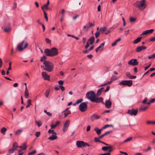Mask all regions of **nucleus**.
<instances>
[{"label": "nucleus", "mask_w": 155, "mask_h": 155, "mask_svg": "<svg viewBox=\"0 0 155 155\" xmlns=\"http://www.w3.org/2000/svg\"><path fill=\"white\" fill-rule=\"evenodd\" d=\"M119 84L122 85L124 86H127L128 87L131 86L133 84V82L132 80H124L122 81L121 82L119 83Z\"/></svg>", "instance_id": "7"}, {"label": "nucleus", "mask_w": 155, "mask_h": 155, "mask_svg": "<svg viewBox=\"0 0 155 155\" xmlns=\"http://www.w3.org/2000/svg\"><path fill=\"white\" fill-rule=\"evenodd\" d=\"M142 38V37H141L137 38L133 41V43L134 44H136L140 42Z\"/></svg>", "instance_id": "26"}, {"label": "nucleus", "mask_w": 155, "mask_h": 155, "mask_svg": "<svg viewBox=\"0 0 155 155\" xmlns=\"http://www.w3.org/2000/svg\"><path fill=\"white\" fill-rule=\"evenodd\" d=\"M28 44L27 42L25 43V41H23L22 42L18 44L17 46V49L18 50L20 51H23L25 48H27L28 46Z\"/></svg>", "instance_id": "4"}, {"label": "nucleus", "mask_w": 155, "mask_h": 155, "mask_svg": "<svg viewBox=\"0 0 155 155\" xmlns=\"http://www.w3.org/2000/svg\"><path fill=\"white\" fill-rule=\"evenodd\" d=\"M114 149V148L111 146H105L102 147V150L106 151L108 150V153H110Z\"/></svg>", "instance_id": "10"}, {"label": "nucleus", "mask_w": 155, "mask_h": 155, "mask_svg": "<svg viewBox=\"0 0 155 155\" xmlns=\"http://www.w3.org/2000/svg\"><path fill=\"white\" fill-rule=\"evenodd\" d=\"M43 68L45 70L51 72L53 70V64L49 61H45L43 62Z\"/></svg>", "instance_id": "2"}, {"label": "nucleus", "mask_w": 155, "mask_h": 155, "mask_svg": "<svg viewBox=\"0 0 155 155\" xmlns=\"http://www.w3.org/2000/svg\"><path fill=\"white\" fill-rule=\"evenodd\" d=\"M107 27H104L100 28V31L102 33H103V32L107 30Z\"/></svg>", "instance_id": "31"}, {"label": "nucleus", "mask_w": 155, "mask_h": 155, "mask_svg": "<svg viewBox=\"0 0 155 155\" xmlns=\"http://www.w3.org/2000/svg\"><path fill=\"white\" fill-rule=\"evenodd\" d=\"M102 128L99 129L98 128L96 127L94 129V130L96 131L97 134L98 135H100L101 134V132L102 130Z\"/></svg>", "instance_id": "22"}, {"label": "nucleus", "mask_w": 155, "mask_h": 155, "mask_svg": "<svg viewBox=\"0 0 155 155\" xmlns=\"http://www.w3.org/2000/svg\"><path fill=\"white\" fill-rule=\"evenodd\" d=\"M83 28L85 31H87L88 30V29L89 28L88 26L86 25L84 26L83 27Z\"/></svg>", "instance_id": "55"}, {"label": "nucleus", "mask_w": 155, "mask_h": 155, "mask_svg": "<svg viewBox=\"0 0 155 155\" xmlns=\"http://www.w3.org/2000/svg\"><path fill=\"white\" fill-rule=\"evenodd\" d=\"M112 132V131L111 130L110 131H107V132H106L104 134H103L101 135V136H100L99 137V138H101L102 137H103L104 136H105L106 135H107L109 134H110V133H111Z\"/></svg>", "instance_id": "25"}, {"label": "nucleus", "mask_w": 155, "mask_h": 155, "mask_svg": "<svg viewBox=\"0 0 155 155\" xmlns=\"http://www.w3.org/2000/svg\"><path fill=\"white\" fill-rule=\"evenodd\" d=\"M104 43H102L99 47H97L98 48L99 50L100 48H102V49L104 47Z\"/></svg>", "instance_id": "44"}, {"label": "nucleus", "mask_w": 155, "mask_h": 155, "mask_svg": "<svg viewBox=\"0 0 155 155\" xmlns=\"http://www.w3.org/2000/svg\"><path fill=\"white\" fill-rule=\"evenodd\" d=\"M45 41H46L47 43H51V41L50 40H49L48 38H46Z\"/></svg>", "instance_id": "59"}, {"label": "nucleus", "mask_w": 155, "mask_h": 155, "mask_svg": "<svg viewBox=\"0 0 155 155\" xmlns=\"http://www.w3.org/2000/svg\"><path fill=\"white\" fill-rule=\"evenodd\" d=\"M83 101V99L82 98H81L78 100L76 102V104H78L80 103H81Z\"/></svg>", "instance_id": "47"}, {"label": "nucleus", "mask_w": 155, "mask_h": 155, "mask_svg": "<svg viewBox=\"0 0 155 155\" xmlns=\"http://www.w3.org/2000/svg\"><path fill=\"white\" fill-rule=\"evenodd\" d=\"M22 131V130L18 129L16 131L15 134V135H19Z\"/></svg>", "instance_id": "37"}, {"label": "nucleus", "mask_w": 155, "mask_h": 155, "mask_svg": "<svg viewBox=\"0 0 155 155\" xmlns=\"http://www.w3.org/2000/svg\"><path fill=\"white\" fill-rule=\"evenodd\" d=\"M147 47L144 46H140L137 47L136 49V51L138 52L141 51L145 49Z\"/></svg>", "instance_id": "18"}, {"label": "nucleus", "mask_w": 155, "mask_h": 155, "mask_svg": "<svg viewBox=\"0 0 155 155\" xmlns=\"http://www.w3.org/2000/svg\"><path fill=\"white\" fill-rule=\"evenodd\" d=\"M132 139V137H129L126 140H125L124 141V142L125 143L129 141H130Z\"/></svg>", "instance_id": "48"}, {"label": "nucleus", "mask_w": 155, "mask_h": 155, "mask_svg": "<svg viewBox=\"0 0 155 155\" xmlns=\"http://www.w3.org/2000/svg\"><path fill=\"white\" fill-rule=\"evenodd\" d=\"M100 116L94 114L91 116V119L92 121H93L95 119H98L100 118Z\"/></svg>", "instance_id": "15"}, {"label": "nucleus", "mask_w": 155, "mask_h": 155, "mask_svg": "<svg viewBox=\"0 0 155 155\" xmlns=\"http://www.w3.org/2000/svg\"><path fill=\"white\" fill-rule=\"evenodd\" d=\"M117 79V77L116 76L113 75L110 78V80L113 81Z\"/></svg>", "instance_id": "34"}, {"label": "nucleus", "mask_w": 155, "mask_h": 155, "mask_svg": "<svg viewBox=\"0 0 155 155\" xmlns=\"http://www.w3.org/2000/svg\"><path fill=\"white\" fill-rule=\"evenodd\" d=\"M36 151L35 150H33L32 152L28 153V155H33L36 153Z\"/></svg>", "instance_id": "41"}, {"label": "nucleus", "mask_w": 155, "mask_h": 155, "mask_svg": "<svg viewBox=\"0 0 155 155\" xmlns=\"http://www.w3.org/2000/svg\"><path fill=\"white\" fill-rule=\"evenodd\" d=\"M86 97L90 100L92 102V100L95 97L96 95L94 92L93 91L87 92L86 94Z\"/></svg>", "instance_id": "5"}, {"label": "nucleus", "mask_w": 155, "mask_h": 155, "mask_svg": "<svg viewBox=\"0 0 155 155\" xmlns=\"http://www.w3.org/2000/svg\"><path fill=\"white\" fill-rule=\"evenodd\" d=\"M15 151V150H14V149H13L12 148L9 149L8 150V151L10 154H11L13 153Z\"/></svg>", "instance_id": "49"}, {"label": "nucleus", "mask_w": 155, "mask_h": 155, "mask_svg": "<svg viewBox=\"0 0 155 155\" xmlns=\"http://www.w3.org/2000/svg\"><path fill=\"white\" fill-rule=\"evenodd\" d=\"M60 123L59 121H57V122L55 124H51V129H53L54 128H55Z\"/></svg>", "instance_id": "30"}, {"label": "nucleus", "mask_w": 155, "mask_h": 155, "mask_svg": "<svg viewBox=\"0 0 155 155\" xmlns=\"http://www.w3.org/2000/svg\"><path fill=\"white\" fill-rule=\"evenodd\" d=\"M70 124L69 120H67L64 123L63 127V131H66L68 129Z\"/></svg>", "instance_id": "12"}, {"label": "nucleus", "mask_w": 155, "mask_h": 155, "mask_svg": "<svg viewBox=\"0 0 155 155\" xmlns=\"http://www.w3.org/2000/svg\"><path fill=\"white\" fill-rule=\"evenodd\" d=\"M134 5L141 11L143 10L146 7L145 0H142L140 2L137 1L134 3Z\"/></svg>", "instance_id": "3"}, {"label": "nucleus", "mask_w": 155, "mask_h": 155, "mask_svg": "<svg viewBox=\"0 0 155 155\" xmlns=\"http://www.w3.org/2000/svg\"><path fill=\"white\" fill-rule=\"evenodd\" d=\"M64 113V117H66L68 115L70 114H71V111L70 110H68L67 112H66Z\"/></svg>", "instance_id": "38"}, {"label": "nucleus", "mask_w": 155, "mask_h": 155, "mask_svg": "<svg viewBox=\"0 0 155 155\" xmlns=\"http://www.w3.org/2000/svg\"><path fill=\"white\" fill-rule=\"evenodd\" d=\"M136 20V18L131 17L130 19V22H134Z\"/></svg>", "instance_id": "45"}, {"label": "nucleus", "mask_w": 155, "mask_h": 155, "mask_svg": "<svg viewBox=\"0 0 155 155\" xmlns=\"http://www.w3.org/2000/svg\"><path fill=\"white\" fill-rule=\"evenodd\" d=\"M105 105V107L107 108H109L112 105V103L110 100V99H109L108 100L106 101Z\"/></svg>", "instance_id": "16"}, {"label": "nucleus", "mask_w": 155, "mask_h": 155, "mask_svg": "<svg viewBox=\"0 0 155 155\" xmlns=\"http://www.w3.org/2000/svg\"><path fill=\"white\" fill-rule=\"evenodd\" d=\"M18 147L21 149L22 150H25L27 147L26 146V144L25 143H24L22 146H19Z\"/></svg>", "instance_id": "27"}, {"label": "nucleus", "mask_w": 155, "mask_h": 155, "mask_svg": "<svg viewBox=\"0 0 155 155\" xmlns=\"http://www.w3.org/2000/svg\"><path fill=\"white\" fill-rule=\"evenodd\" d=\"M87 102H85L81 103L79 106V109L82 112H84L87 109Z\"/></svg>", "instance_id": "6"}, {"label": "nucleus", "mask_w": 155, "mask_h": 155, "mask_svg": "<svg viewBox=\"0 0 155 155\" xmlns=\"http://www.w3.org/2000/svg\"><path fill=\"white\" fill-rule=\"evenodd\" d=\"M48 133H50L51 132L52 134H56V133L54 132V130H51L50 129L49 130H48Z\"/></svg>", "instance_id": "52"}, {"label": "nucleus", "mask_w": 155, "mask_h": 155, "mask_svg": "<svg viewBox=\"0 0 155 155\" xmlns=\"http://www.w3.org/2000/svg\"><path fill=\"white\" fill-rule=\"evenodd\" d=\"M40 135V132L39 131H37L35 133V135L37 137H38Z\"/></svg>", "instance_id": "54"}, {"label": "nucleus", "mask_w": 155, "mask_h": 155, "mask_svg": "<svg viewBox=\"0 0 155 155\" xmlns=\"http://www.w3.org/2000/svg\"><path fill=\"white\" fill-rule=\"evenodd\" d=\"M95 40V38L94 36H91L89 38L88 40V41L89 42L91 45H92L94 42Z\"/></svg>", "instance_id": "21"}, {"label": "nucleus", "mask_w": 155, "mask_h": 155, "mask_svg": "<svg viewBox=\"0 0 155 155\" xmlns=\"http://www.w3.org/2000/svg\"><path fill=\"white\" fill-rule=\"evenodd\" d=\"M31 101L30 99H28L27 101L28 104L26 106V108H28L30 106V105L31 104Z\"/></svg>", "instance_id": "35"}, {"label": "nucleus", "mask_w": 155, "mask_h": 155, "mask_svg": "<svg viewBox=\"0 0 155 155\" xmlns=\"http://www.w3.org/2000/svg\"><path fill=\"white\" fill-rule=\"evenodd\" d=\"M47 58L45 56H43L41 58L40 61L41 62H43V61H45V60H46Z\"/></svg>", "instance_id": "40"}, {"label": "nucleus", "mask_w": 155, "mask_h": 155, "mask_svg": "<svg viewBox=\"0 0 155 155\" xmlns=\"http://www.w3.org/2000/svg\"><path fill=\"white\" fill-rule=\"evenodd\" d=\"M138 113V109H134V108H132L131 110H128L127 113L129 114L131 116L134 115L135 116Z\"/></svg>", "instance_id": "9"}, {"label": "nucleus", "mask_w": 155, "mask_h": 155, "mask_svg": "<svg viewBox=\"0 0 155 155\" xmlns=\"http://www.w3.org/2000/svg\"><path fill=\"white\" fill-rule=\"evenodd\" d=\"M60 88V87H59V86H56L54 87V89L56 91H58V90H59Z\"/></svg>", "instance_id": "60"}, {"label": "nucleus", "mask_w": 155, "mask_h": 155, "mask_svg": "<svg viewBox=\"0 0 155 155\" xmlns=\"http://www.w3.org/2000/svg\"><path fill=\"white\" fill-rule=\"evenodd\" d=\"M59 87H60V88L62 91H64L65 88L63 86L60 85Z\"/></svg>", "instance_id": "62"}, {"label": "nucleus", "mask_w": 155, "mask_h": 155, "mask_svg": "<svg viewBox=\"0 0 155 155\" xmlns=\"http://www.w3.org/2000/svg\"><path fill=\"white\" fill-rule=\"evenodd\" d=\"M84 142L82 141H77L76 142V145L79 148L84 147Z\"/></svg>", "instance_id": "17"}, {"label": "nucleus", "mask_w": 155, "mask_h": 155, "mask_svg": "<svg viewBox=\"0 0 155 155\" xmlns=\"http://www.w3.org/2000/svg\"><path fill=\"white\" fill-rule=\"evenodd\" d=\"M125 74L126 76L129 78L130 79H135L136 78V76H133L131 75L130 73L129 72H127L125 73Z\"/></svg>", "instance_id": "20"}, {"label": "nucleus", "mask_w": 155, "mask_h": 155, "mask_svg": "<svg viewBox=\"0 0 155 155\" xmlns=\"http://www.w3.org/2000/svg\"><path fill=\"white\" fill-rule=\"evenodd\" d=\"M57 138V136L55 135H52L50 136L48 139L50 140H55Z\"/></svg>", "instance_id": "23"}, {"label": "nucleus", "mask_w": 155, "mask_h": 155, "mask_svg": "<svg viewBox=\"0 0 155 155\" xmlns=\"http://www.w3.org/2000/svg\"><path fill=\"white\" fill-rule=\"evenodd\" d=\"M148 58L150 59L155 58V53L153 54L151 56H149L148 57Z\"/></svg>", "instance_id": "46"}, {"label": "nucleus", "mask_w": 155, "mask_h": 155, "mask_svg": "<svg viewBox=\"0 0 155 155\" xmlns=\"http://www.w3.org/2000/svg\"><path fill=\"white\" fill-rule=\"evenodd\" d=\"M103 98L102 97H97L95 96V97L92 100V102H95L97 103H98L99 102H101L102 103H104L103 102Z\"/></svg>", "instance_id": "11"}, {"label": "nucleus", "mask_w": 155, "mask_h": 155, "mask_svg": "<svg viewBox=\"0 0 155 155\" xmlns=\"http://www.w3.org/2000/svg\"><path fill=\"white\" fill-rule=\"evenodd\" d=\"M11 29L10 25L9 24L8 26L4 28L3 31L5 32H8Z\"/></svg>", "instance_id": "24"}, {"label": "nucleus", "mask_w": 155, "mask_h": 155, "mask_svg": "<svg viewBox=\"0 0 155 155\" xmlns=\"http://www.w3.org/2000/svg\"><path fill=\"white\" fill-rule=\"evenodd\" d=\"M50 92V91L49 90H47L46 91L45 93V95L46 97H48V96Z\"/></svg>", "instance_id": "33"}, {"label": "nucleus", "mask_w": 155, "mask_h": 155, "mask_svg": "<svg viewBox=\"0 0 155 155\" xmlns=\"http://www.w3.org/2000/svg\"><path fill=\"white\" fill-rule=\"evenodd\" d=\"M25 97L26 98H28L29 97V93H28V90L27 88V86H26V87H25Z\"/></svg>", "instance_id": "29"}, {"label": "nucleus", "mask_w": 155, "mask_h": 155, "mask_svg": "<svg viewBox=\"0 0 155 155\" xmlns=\"http://www.w3.org/2000/svg\"><path fill=\"white\" fill-rule=\"evenodd\" d=\"M18 147V144L17 142H15L13 143L12 148L14 149L15 150H17V148Z\"/></svg>", "instance_id": "28"}, {"label": "nucleus", "mask_w": 155, "mask_h": 155, "mask_svg": "<svg viewBox=\"0 0 155 155\" xmlns=\"http://www.w3.org/2000/svg\"><path fill=\"white\" fill-rule=\"evenodd\" d=\"M146 123L147 124H154V121H152L150 120H148L146 122Z\"/></svg>", "instance_id": "43"}, {"label": "nucleus", "mask_w": 155, "mask_h": 155, "mask_svg": "<svg viewBox=\"0 0 155 155\" xmlns=\"http://www.w3.org/2000/svg\"><path fill=\"white\" fill-rule=\"evenodd\" d=\"M64 11L65 10L64 9H63L61 10V13L62 14V16L63 17L64 16Z\"/></svg>", "instance_id": "63"}, {"label": "nucleus", "mask_w": 155, "mask_h": 155, "mask_svg": "<svg viewBox=\"0 0 155 155\" xmlns=\"http://www.w3.org/2000/svg\"><path fill=\"white\" fill-rule=\"evenodd\" d=\"M44 53L46 55L50 57H53L58 54V49L55 48H53L51 49H45L44 51Z\"/></svg>", "instance_id": "1"}, {"label": "nucleus", "mask_w": 155, "mask_h": 155, "mask_svg": "<svg viewBox=\"0 0 155 155\" xmlns=\"http://www.w3.org/2000/svg\"><path fill=\"white\" fill-rule=\"evenodd\" d=\"M101 138H99V137H95V141L96 142H99L101 143V141L99 139Z\"/></svg>", "instance_id": "50"}, {"label": "nucleus", "mask_w": 155, "mask_h": 155, "mask_svg": "<svg viewBox=\"0 0 155 155\" xmlns=\"http://www.w3.org/2000/svg\"><path fill=\"white\" fill-rule=\"evenodd\" d=\"M6 130L7 129L5 127H3L1 129V132L2 134H4Z\"/></svg>", "instance_id": "32"}, {"label": "nucleus", "mask_w": 155, "mask_h": 155, "mask_svg": "<svg viewBox=\"0 0 155 155\" xmlns=\"http://www.w3.org/2000/svg\"><path fill=\"white\" fill-rule=\"evenodd\" d=\"M151 147H148L146 149H145L144 151L145 152H147L148 150H151Z\"/></svg>", "instance_id": "58"}, {"label": "nucleus", "mask_w": 155, "mask_h": 155, "mask_svg": "<svg viewBox=\"0 0 155 155\" xmlns=\"http://www.w3.org/2000/svg\"><path fill=\"white\" fill-rule=\"evenodd\" d=\"M100 35V33L99 32L97 31L95 34V37L96 38H97L99 37Z\"/></svg>", "instance_id": "51"}, {"label": "nucleus", "mask_w": 155, "mask_h": 155, "mask_svg": "<svg viewBox=\"0 0 155 155\" xmlns=\"http://www.w3.org/2000/svg\"><path fill=\"white\" fill-rule=\"evenodd\" d=\"M41 75L43 79L45 80H49L50 76L48 75L45 72H42L41 73Z\"/></svg>", "instance_id": "14"}, {"label": "nucleus", "mask_w": 155, "mask_h": 155, "mask_svg": "<svg viewBox=\"0 0 155 155\" xmlns=\"http://www.w3.org/2000/svg\"><path fill=\"white\" fill-rule=\"evenodd\" d=\"M43 12H44V16H45V19L46 21H47L48 20V17L47 15V14L45 10H44Z\"/></svg>", "instance_id": "42"}, {"label": "nucleus", "mask_w": 155, "mask_h": 155, "mask_svg": "<svg viewBox=\"0 0 155 155\" xmlns=\"http://www.w3.org/2000/svg\"><path fill=\"white\" fill-rule=\"evenodd\" d=\"M99 155H110V153H106L101 154Z\"/></svg>", "instance_id": "64"}, {"label": "nucleus", "mask_w": 155, "mask_h": 155, "mask_svg": "<svg viewBox=\"0 0 155 155\" xmlns=\"http://www.w3.org/2000/svg\"><path fill=\"white\" fill-rule=\"evenodd\" d=\"M149 107V106H144L143 105H142L139 108V110L140 112L145 111Z\"/></svg>", "instance_id": "19"}, {"label": "nucleus", "mask_w": 155, "mask_h": 155, "mask_svg": "<svg viewBox=\"0 0 155 155\" xmlns=\"http://www.w3.org/2000/svg\"><path fill=\"white\" fill-rule=\"evenodd\" d=\"M151 62H150V64L149 65H148L144 68V69H145V71L147 70L150 67V65H151Z\"/></svg>", "instance_id": "61"}, {"label": "nucleus", "mask_w": 155, "mask_h": 155, "mask_svg": "<svg viewBox=\"0 0 155 155\" xmlns=\"http://www.w3.org/2000/svg\"><path fill=\"white\" fill-rule=\"evenodd\" d=\"M44 8L45 9H48V5H47L46 4L44 5L43 6L41 7V9L44 11Z\"/></svg>", "instance_id": "39"}, {"label": "nucleus", "mask_w": 155, "mask_h": 155, "mask_svg": "<svg viewBox=\"0 0 155 155\" xmlns=\"http://www.w3.org/2000/svg\"><path fill=\"white\" fill-rule=\"evenodd\" d=\"M138 62H137V60L135 59H132L130 60L128 62V64L129 65H132L134 66H135L138 65Z\"/></svg>", "instance_id": "13"}, {"label": "nucleus", "mask_w": 155, "mask_h": 155, "mask_svg": "<svg viewBox=\"0 0 155 155\" xmlns=\"http://www.w3.org/2000/svg\"><path fill=\"white\" fill-rule=\"evenodd\" d=\"M104 88V87H101L97 90L96 93V95L97 96H100L101 94L102 91H104V92L108 91L110 89V87L109 86H107L106 89L105 90H103Z\"/></svg>", "instance_id": "8"}, {"label": "nucleus", "mask_w": 155, "mask_h": 155, "mask_svg": "<svg viewBox=\"0 0 155 155\" xmlns=\"http://www.w3.org/2000/svg\"><path fill=\"white\" fill-rule=\"evenodd\" d=\"M113 125L111 124H106L102 127V129H106L109 127H113Z\"/></svg>", "instance_id": "36"}, {"label": "nucleus", "mask_w": 155, "mask_h": 155, "mask_svg": "<svg viewBox=\"0 0 155 155\" xmlns=\"http://www.w3.org/2000/svg\"><path fill=\"white\" fill-rule=\"evenodd\" d=\"M11 64H12V62L11 61H10L9 63V66L8 68V70H10L12 69Z\"/></svg>", "instance_id": "56"}, {"label": "nucleus", "mask_w": 155, "mask_h": 155, "mask_svg": "<svg viewBox=\"0 0 155 155\" xmlns=\"http://www.w3.org/2000/svg\"><path fill=\"white\" fill-rule=\"evenodd\" d=\"M35 123L37 124L38 127H40L42 125V123L41 122H38L36 121Z\"/></svg>", "instance_id": "53"}, {"label": "nucleus", "mask_w": 155, "mask_h": 155, "mask_svg": "<svg viewBox=\"0 0 155 155\" xmlns=\"http://www.w3.org/2000/svg\"><path fill=\"white\" fill-rule=\"evenodd\" d=\"M148 30H146L143 32L141 35H145L148 34Z\"/></svg>", "instance_id": "57"}]
</instances>
